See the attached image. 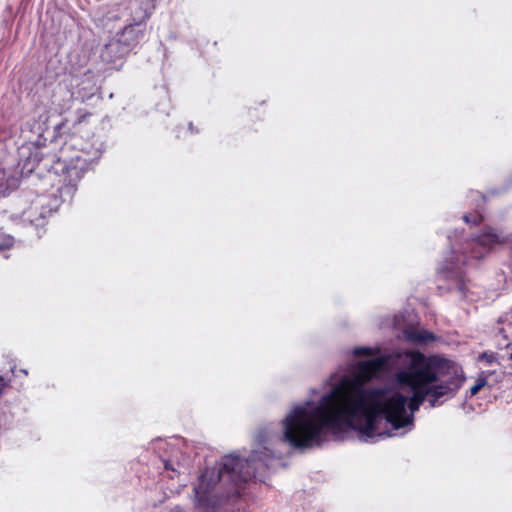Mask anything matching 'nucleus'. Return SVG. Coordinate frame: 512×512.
Returning a JSON list of instances; mask_svg holds the SVG:
<instances>
[{
	"mask_svg": "<svg viewBox=\"0 0 512 512\" xmlns=\"http://www.w3.org/2000/svg\"><path fill=\"white\" fill-rule=\"evenodd\" d=\"M407 398L401 393L387 396L384 388H363L355 381L343 378L329 393L322 396L312 409L296 407L284 421V438L295 448L310 447L323 429L342 432L358 431L371 438L377 433L380 417L394 429L413 421L406 413Z\"/></svg>",
	"mask_w": 512,
	"mask_h": 512,
	"instance_id": "nucleus-1",
	"label": "nucleus"
},
{
	"mask_svg": "<svg viewBox=\"0 0 512 512\" xmlns=\"http://www.w3.org/2000/svg\"><path fill=\"white\" fill-rule=\"evenodd\" d=\"M405 355L410 356V364L397 373L396 379L412 391L406 404L412 414L425 400L431 407L441 405L442 397H454L466 381L463 367L439 354Z\"/></svg>",
	"mask_w": 512,
	"mask_h": 512,
	"instance_id": "nucleus-2",
	"label": "nucleus"
},
{
	"mask_svg": "<svg viewBox=\"0 0 512 512\" xmlns=\"http://www.w3.org/2000/svg\"><path fill=\"white\" fill-rule=\"evenodd\" d=\"M254 458L241 459L236 455H225L218 469L206 468L194 487L196 504L206 510L216 511L231 498H239L245 484L255 477Z\"/></svg>",
	"mask_w": 512,
	"mask_h": 512,
	"instance_id": "nucleus-3",
	"label": "nucleus"
},
{
	"mask_svg": "<svg viewBox=\"0 0 512 512\" xmlns=\"http://www.w3.org/2000/svg\"><path fill=\"white\" fill-rule=\"evenodd\" d=\"M392 327L398 331V339H402L405 342L412 345H427L435 340L434 335L422 329L418 323L416 316L412 312H404L397 314L393 317Z\"/></svg>",
	"mask_w": 512,
	"mask_h": 512,
	"instance_id": "nucleus-4",
	"label": "nucleus"
},
{
	"mask_svg": "<svg viewBox=\"0 0 512 512\" xmlns=\"http://www.w3.org/2000/svg\"><path fill=\"white\" fill-rule=\"evenodd\" d=\"M384 357L375 358L372 360L358 363L355 370V378L361 382L366 383L373 378L379 377L385 370L386 362L393 354H384ZM401 357L403 354H394Z\"/></svg>",
	"mask_w": 512,
	"mask_h": 512,
	"instance_id": "nucleus-5",
	"label": "nucleus"
},
{
	"mask_svg": "<svg viewBox=\"0 0 512 512\" xmlns=\"http://www.w3.org/2000/svg\"><path fill=\"white\" fill-rule=\"evenodd\" d=\"M475 241L484 249H490L493 245L502 243L504 238L494 230L489 229L478 236Z\"/></svg>",
	"mask_w": 512,
	"mask_h": 512,
	"instance_id": "nucleus-6",
	"label": "nucleus"
},
{
	"mask_svg": "<svg viewBox=\"0 0 512 512\" xmlns=\"http://www.w3.org/2000/svg\"><path fill=\"white\" fill-rule=\"evenodd\" d=\"M17 186V178L7 174L5 170L0 169V198L7 196L10 191Z\"/></svg>",
	"mask_w": 512,
	"mask_h": 512,
	"instance_id": "nucleus-7",
	"label": "nucleus"
},
{
	"mask_svg": "<svg viewBox=\"0 0 512 512\" xmlns=\"http://www.w3.org/2000/svg\"><path fill=\"white\" fill-rule=\"evenodd\" d=\"M490 371H481L476 378V381L473 386H471L467 396L473 397L477 395L485 386L488 385V377L490 376Z\"/></svg>",
	"mask_w": 512,
	"mask_h": 512,
	"instance_id": "nucleus-8",
	"label": "nucleus"
},
{
	"mask_svg": "<svg viewBox=\"0 0 512 512\" xmlns=\"http://www.w3.org/2000/svg\"><path fill=\"white\" fill-rule=\"evenodd\" d=\"M352 352L361 353V352H381V351L379 349L374 350V349L368 348V347H357V348H354Z\"/></svg>",
	"mask_w": 512,
	"mask_h": 512,
	"instance_id": "nucleus-9",
	"label": "nucleus"
},
{
	"mask_svg": "<svg viewBox=\"0 0 512 512\" xmlns=\"http://www.w3.org/2000/svg\"><path fill=\"white\" fill-rule=\"evenodd\" d=\"M479 359L485 360L486 362L491 363L494 360V354L483 353V354H480Z\"/></svg>",
	"mask_w": 512,
	"mask_h": 512,
	"instance_id": "nucleus-10",
	"label": "nucleus"
},
{
	"mask_svg": "<svg viewBox=\"0 0 512 512\" xmlns=\"http://www.w3.org/2000/svg\"><path fill=\"white\" fill-rule=\"evenodd\" d=\"M67 173L69 175L75 174L76 178H80L82 176L81 172L77 168H68Z\"/></svg>",
	"mask_w": 512,
	"mask_h": 512,
	"instance_id": "nucleus-11",
	"label": "nucleus"
},
{
	"mask_svg": "<svg viewBox=\"0 0 512 512\" xmlns=\"http://www.w3.org/2000/svg\"><path fill=\"white\" fill-rule=\"evenodd\" d=\"M6 386H7L6 381L4 380V378L2 376H0V396L2 395Z\"/></svg>",
	"mask_w": 512,
	"mask_h": 512,
	"instance_id": "nucleus-12",
	"label": "nucleus"
},
{
	"mask_svg": "<svg viewBox=\"0 0 512 512\" xmlns=\"http://www.w3.org/2000/svg\"><path fill=\"white\" fill-rule=\"evenodd\" d=\"M10 244H11V243H9V244H8V243H5V244H3V245H0V250H2V249H4V248H8Z\"/></svg>",
	"mask_w": 512,
	"mask_h": 512,
	"instance_id": "nucleus-13",
	"label": "nucleus"
},
{
	"mask_svg": "<svg viewBox=\"0 0 512 512\" xmlns=\"http://www.w3.org/2000/svg\"><path fill=\"white\" fill-rule=\"evenodd\" d=\"M463 219H464V221H465V222H467V223H469V222H470V218H469V216H467V215H465V216L463 217Z\"/></svg>",
	"mask_w": 512,
	"mask_h": 512,
	"instance_id": "nucleus-14",
	"label": "nucleus"
},
{
	"mask_svg": "<svg viewBox=\"0 0 512 512\" xmlns=\"http://www.w3.org/2000/svg\"><path fill=\"white\" fill-rule=\"evenodd\" d=\"M356 356H371L372 354H366V353H363V354H355Z\"/></svg>",
	"mask_w": 512,
	"mask_h": 512,
	"instance_id": "nucleus-15",
	"label": "nucleus"
},
{
	"mask_svg": "<svg viewBox=\"0 0 512 512\" xmlns=\"http://www.w3.org/2000/svg\"><path fill=\"white\" fill-rule=\"evenodd\" d=\"M459 290H460L461 292H463V291H464V286H463V285H460V286H459Z\"/></svg>",
	"mask_w": 512,
	"mask_h": 512,
	"instance_id": "nucleus-16",
	"label": "nucleus"
},
{
	"mask_svg": "<svg viewBox=\"0 0 512 512\" xmlns=\"http://www.w3.org/2000/svg\"><path fill=\"white\" fill-rule=\"evenodd\" d=\"M510 359L512 360V354H510Z\"/></svg>",
	"mask_w": 512,
	"mask_h": 512,
	"instance_id": "nucleus-17",
	"label": "nucleus"
}]
</instances>
